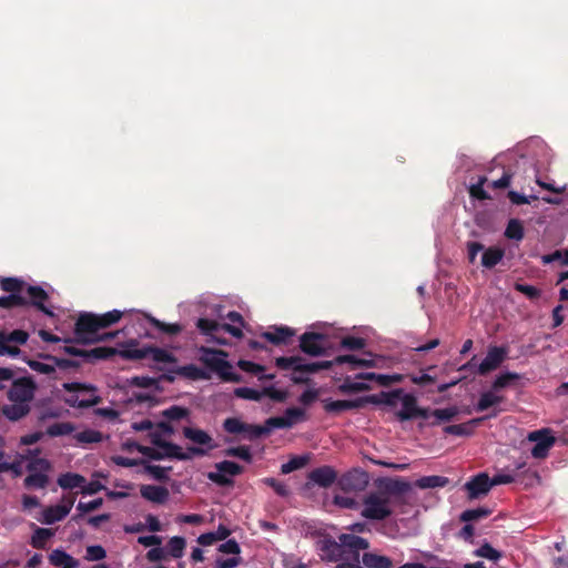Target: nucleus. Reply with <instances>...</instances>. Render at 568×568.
I'll use <instances>...</instances> for the list:
<instances>
[{
	"instance_id": "nucleus-1",
	"label": "nucleus",
	"mask_w": 568,
	"mask_h": 568,
	"mask_svg": "<svg viewBox=\"0 0 568 568\" xmlns=\"http://www.w3.org/2000/svg\"><path fill=\"white\" fill-rule=\"evenodd\" d=\"M376 490L363 498L361 516L369 520H385L393 515L392 505L402 501L412 486L400 478L382 477L375 480Z\"/></svg>"
},
{
	"instance_id": "nucleus-2",
	"label": "nucleus",
	"mask_w": 568,
	"mask_h": 568,
	"mask_svg": "<svg viewBox=\"0 0 568 568\" xmlns=\"http://www.w3.org/2000/svg\"><path fill=\"white\" fill-rule=\"evenodd\" d=\"M0 288L9 295L22 296L27 300V305L34 306L48 316H53V312L44 305L49 295L41 286L30 285L19 277H1Z\"/></svg>"
},
{
	"instance_id": "nucleus-3",
	"label": "nucleus",
	"mask_w": 568,
	"mask_h": 568,
	"mask_svg": "<svg viewBox=\"0 0 568 568\" xmlns=\"http://www.w3.org/2000/svg\"><path fill=\"white\" fill-rule=\"evenodd\" d=\"M199 353L200 362L216 373L224 382L240 383L242 381V376L234 373L231 363L225 359L227 354L224 351L201 346Z\"/></svg>"
},
{
	"instance_id": "nucleus-4",
	"label": "nucleus",
	"mask_w": 568,
	"mask_h": 568,
	"mask_svg": "<svg viewBox=\"0 0 568 568\" xmlns=\"http://www.w3.org/2000/svg\"><path fill=\"white\" fill-rule=\"evenodd\" d=\"M63 389L69 393L63 397V402L74 408H89L102 402V398L97 394L98 388L94 385L72 382L64 383Z\"/></svg>"
},
{
	"instance_id": "nucleus-5",
	"label": "nucleus",
	"mask_w": 568,
	"mask_h": 568,
	"mask_svg": "<svg viewBox=\"0 0 568 568\" xmlns=\"http://www.w3.org/2000/svg\"><path fill=\"white\" fill-rule=\"evenodd\" d=\"M122 316L123 312L118 310H113L101 315L82 313L75 322L74 334L75 336H80L82 333L95 334L100 329L108 328L118 323Z\"/></svg>"
},
{
	"instance_id": "nucleus-6",
	"label": "nucleus",
	"mask_w": 568,
	"mask_h": 568,
	"mask_svg": "<svg viewBox=\"0 0 568 568\" xmlns=\"http://www.w3.org/2000/svg\"><path fill=\"white\" fill-rule=\"evenodd\" d=\"M183 436L195 444L196 446H189L187 452L190 457L193 456L203 457L209 453L219 447L213 437L205 430L195 427H183Z\"/></svg>"
},
{
	"instance_id": "nucleus-7",
	"label": "nucleus",
	"mask_w": 568,
	"mask_h": 568,
	"mask_svg": "<svg viewBox=\"0 0 568 568\" xmlns=\"http://www.w3.org/2000/svg\"><path fill=\"white\" fill-rule=\"evenodd\" d=\"M29 475L23 480L27 489H43L49 484L48 473L52 465L47 458H33L27 464Z\"/></svg>"
},
{
	"instance_id": "nucleus-8",
	"label": "nucleus",
	"mask_w": 568,
	"mask_h": 568,
	"mask_svg": "<svg viewBox=\"0 0 568 568\" xmlns=\"http://www.w3.org/2000/svg\"><path fill=\"white\" fill-rule=\"evenodd\" d=\"M215 468L217 469V471L209 473L207 478L219 486H230L233 484V480L226 475L237 476L243 473V467L237 463L231 460H223L216 463Z\"/></svg>"
},
{
	"instance_id": "nucleus-9",
	"label": "nucleus",
	"mask_w": 568,
	"mask_h": 568,
	"mask_svg": "<svg viewBox=\"0 0 568 568\" xmlns=\"http://www.w3.org/2000/svg\"><path fill=\"white\" fill-rule=\"evenodd\" d=\"M36 384L30 377H21L13 381L8 390V399L10 402L30 404L34 397Z\"/></svg>"
},
{
	"instance_id": "nucleus-10",
	"label": "nucleus",
	"mask_w": 568,
	"mask_h": 568,
	"mask_svg": "<svg viewBox=\"0 0 568 568\" xmlns=\"http://www.w3.org/2000/svg\"><path fill=\"white\" fill-rule=\"evenodd\" d=\"M529 442L536 443L531 448V456L537 459H542L548 456L549 449L555 444V437L547 428L535 430L527 436Z\"/></svg>"
},
{
	"instance_id": "nucleus-11",
	"label": "nucleus",
	"mask_w": 568,
	"mask_h": 568,
	"mask_svg": "<svg viewBox=\"0 0 568 568\" xmlns=\"http://www.w3.org/2000/svg\"><path fill=\"white\" fill-rule=\"evenodd\" d=\"M196 327L203 335L210 336L212 338H215V334L221 329L237 338L243 336L241 327L226 323L220 324L215 320L199 318L196 322Z\"/></svg>"
},
{
	"instance_id": "nucleus-12",
	"label": "nucleus",
	"mask_w": 568,
	"mask_h": 568,
	"mask_svg": "<svg viewBox=\"0 0 568 568\" xmlns=\"http://www.w3.org/2000/svg\"><path fill=\"white\" fill-rule=\"evenodd\" d=\"M339 487L345 491H361L368 485V474L354 468L344 474L338 480Z\"/></svg>"
},
{
	"instance_id": "nucleus-13",
	"label": "nucleus",
	"mask_w": 568,
	"mask_h": 568,
	"mask_svg": "<svg viewBox=\"0 0 568 568\" xmlns=\"http://www.w3.org/2000/svg\"><path fill=\"white\" fill-rule=\"evenodd\" d=\"M325 336L321 333L306 332L300 337V348L303 353L311 356H321L325 354Z\"/></svg>"
},
{
	"instance_id": "nucleus-14",
	"label": "nucleus",
	"mask_w": 568,
	"mask_h": 568,
	"mask_svg": "<svg viewBox=\"0 0 568 568\" xmlns=\"http://www.w3.org/2000/svg\"><path fill=\"white\" fill-rule=\"evenodd\" d=\"M275 365L280 369L286 371L292 369L295 373L301 374H313L320 372L318 363H302V357L300 356H281L275 359Z\"/></svg>"
},
{
	"instance_id": "nucleus-15",
	"label": "nucleus",
	"mask_w": 568,
	"mask_h": 568,
	"mask_svg": "<svg viewBox=\"0 0 568 568\" xmlns=\"http://www.w3.org/2000/svg\"><path fill=\"white\" fill-rule=\"evenodd\" d=\"M464 489L470 500L477 499L487 495L491 489L490 478L486 473H479L464 485Z\"/></svg>"
},
{
	"instance_id": "nucleus-16",
	"label": "nucleus",
	"mask_w": 568,
	"mask_h": 568,
	"mask_svg": "<svg viewBox=\"0 0 568 568\" xmlns=\"http://www.w3.org/2000/svg\"><path fill=\"white\" fill-rule=\"evenodd\" d=\"M506 357V352L501 347H491L489 348L486 357L481 361V363L477 367V373L479 375H486L500 366Z\"/></svg>"
},
{
	"instance_id": "nucleus-17",
	"label": "nucleus",
	"mask_w": 568,
	"mask_h": 568,
	"mask_svg": "<svg viewBox=\"0 0 568 568\" xmlns=\"http://www.w3.org/2000/svg\"><path fill=\"white\" fill-rule=\"evenodd\" d=\"M296 332L288 326H273L270 331L263 332L262 337L275 346L288 345Z\"/></svg>"
},
{
	"instance_id": "nucleus-18",
	"label": "nucleus",
	"mask_w": 568,
	"mask_h": 568,
	"mask_svg": "<svg viewBox=\"0 0 568 568\" xmlns=\"http://www.w3.org/2000/svg\"><path fill=\"white\" fill-rule=\"evenodd\" d=\"M308 479L320 487L328 488L336 481L337 473L333 467L325 465L310 471Z\"/></svg>"
},
{
	"instance_id": "nucleus-19",
	"label": "nucleus",
	"mask_w": 568,
	"mask_h": 568,
	"mask_svg": "<svg viewBox=\"0 0 568 568\" xmlns=\"http://www.w3.org/2000/svg\"><path fill=\"white\" fill-rule=\"evenodd\" d=\"M323 558L329 561H339L346 559V550L343 542L334 539H324L320 547Z\"/></svg>"
},
{
	"instance_id": "nucleus-20",
	"label": "nucleus",
	"mask_w": 568,
	"mask_h": 568,
	"mask_svg": "<svg viewBox=\"0 0 568 568\" xmlns=\"http://www.w3.org/2000/svg\"><path fill=\"white\" fill-rule=\"evenodd\" d=\"M141 496L155 504H164L170 496L169 489L164 486L142 485L140 487Z\"/></svg>"
},
{
	"instance_id": "nucleus-21",
	"label": "nucleus",
	"mask_w": 568,
	"mask_h": 568,
	"mask_svg": "<svg viewBox=\"0 0 568 568\" xmlns=\"http://www.w3.org/2000/svg\"><path fill=\"white\" fill-rule=\"evenodd\" d=\"M399 400L402 402V409L396 413L398 420L405 422L414 419L417 408V398L413 394H405L403 392Z\"/></svg>"
},
{
	"instance_id": "nucleus-22",
	"label": "nucleus",
	"mask_w": 568,
	"mask_h": 568,
	"mask_svg": "<svg viewBox=\"0 0 568 568\" xmlns=\"http://www.w3.org/2000/svg\"><path fill=\"white\" fill-rule=\"evenodd\" d=\"M338 540L343 542L344 549L347 551H352L353 555L358 552L359 550H365L369 548V542L367 539L359 537L353 534H342L338 537Z\"/></svg>"
},
{
	"instance_id": "nucleus-23",
	"label": "nucleus",
	"mask_w": 568,
	"mask_h": 568,
	"mask_svg": "<svg viewBox=\"0 0 568 568\" xmlns=\"http://www.w3.org/2000/svg\"><path fill=\"white\" fill-rule=\"evenodd\" d=\"M31 410V406L28 403L12 402L11 405H4L2 407V414L11 422H18L26 417Z\"/></svg>"
},
{
	"instance_id": "nucleus-24",
	"label": "nucleus",
	"mask_w": 568,
	"mask_h": 568,
	"mask_svg": "<svg viewBox=\"0 0 568 568\" xmlns=\"http://www.w3.org/2000/svg\"><path fill=\"white\" fill-rule=\"evenodd\" d=\"M171 373H174L179 376H182L184 378L191 379V381H199V379H207L209 375L203 371L202 368L197 367L194 364H187L184 366H179L175 368L170 369Z\"/></svg>"
},
{
	"instance_id": "nucleus-25",
	"label": "nucleus",
	"mask_w": 568,
	"mask_h": 568,
	"mask_svg": "<svg viewBox=\"0 0 568 568\" xmlns=\"http://www.w3.org/2000/svg\"><path fill=\"white\" fill-rule=\"evenodd\" d=\"M49 561L51 565L61 568H77L79 566V561L62 549H54L49 556Z\"/></svg>"
},
{
	"instance_id": "nucleus-26",
	"label": "nucleus",
	"mask_w": 568,
	"mask_h": 568,
	"mask_svg": "<svg viewBox=\"0 0 568 568\" xmlns=\"http://www.w3.org/2000/svg\"><path fill=\"white\" fill-rule=\"evenodd\" d=\"M496 392L497 390H494L493 388L484 392L475 406V410L485 412L499 405L504 400V396L498 395Z\"/></svg>"
},
{
	"instance_id": "nucleus-27",
	"label": "nucleus",
	"mask_w": 568,
	"mask_h": 568,
	"mask_svg": "<svg viewBox=\"0 0 568 568\" xmlns=\"http://www.w3.org/2000/svg\"><path fill=\"white\" fill-rule=\"evenodd\" d=\"M483 419H484V417H479V418H474L467 423L448 425V426H445L443 430L447 435L469 436L473 434L474 427L477 426L479 423H481Z\"/></svg>"
},
{
	"instance_id": "nucleus-28",
	"label": "nucleus",
	"mask_w": 568,
	"mask_h": 568,
	"mask_svg": "<svg viewBox=\"0 0 568 568\" xmlns=\"http://www.w3.org/2000/svg\"><path fill=\"white\" fill-rule=\"evenodd\" d=\"M505 256V250L498 246L486 248L481 256V265L486 268L495 267Z\"/></svg>"
},
{
	"instance_id": "nucleus-29",
	"label": "nucleus",
	"mask_w": 568,
	"mask_h": 568,
	"mask_svg": "<svg viewBox=\"0 0 568 568\" xmlns=\"http://www.w3.org/2000/svg\"><path fill=\"white\" fill-rule=\"evenodd\" d=\"M362 561L367 568H392L393 561L389 557L374 552H365Z\"/></svg>"
},
{
	"instance_id": "nucleus-30",
	"label": "nucleus",
	"mask_w": 568,
	"mask_h": 568,
	"mask_svg": "<svg viewBox=\"0 0 568 568\" xmlns=\"http://www.w3.org/2000/svg\"><path fill=\"white\" fill-rule=\"evenodd\" d=\"M70 513V507L49 506L43 510V524L52 525L62 520Z\"/></svg>"
},
{
	"instance_id": "nucleus-31",
	"label": "nucleus",
	"mask_w": 568,
	"mask_h": 568,
	"mask_svg": "<svg viewBox=\"0 0 568 568\" xmlns=\"http://www.w3.org/2000/svg\"><path fill=\"white\" fill-rule=\"evenodd\" d=\"M449 484V478L439 475L424 476L415 481V486L420 489L445 487Z\"/></svg>"
},
{
	"instance_id": "nucleus-32",
	"label": "nucleus",
	"mask_w": 568,
	"mask_h": 568,
	"mask_svg": "<svg viewBox=\"0 0 568 568\" xmlns=\"http://www.w3.org/2000/svg\"><path fill=\"white\" fill-rule=\"evenodd\" d=\"M145 317L153 327H155L163 334H166L170 336H175L183 331V326L179 323L168 324V323L161 322L160 320H158L151 315H145Z\"/></svg>"
},
{
	"instance_id": "nucleus-33",
	"label": "nucleus",
	"mask_w": 568,
	"mask_h": 568,
	"mask_svg": "<svg viewBox=\"0 0 568 568\" xmlns=\"http://www.w3.org/2000/svg\"><path fill=\"white\" fill-rule=\"evenodd\" d=\"M327 413H341L344 410L358 409L361 408V400L351 399V400H332L325 404L324 406Z\"/></svg>"
},
{
	"instance_id": "nucleus-34",
	"label": "nucleus",
	"mask_w": 568,
	"mask_h": 568,
	"mask_svg": "<svg viewBox=\"0 0 568 568\" xmlns=\"http://www.w3.org/2000/svg\"><path fill=\"white\" fill-rule=\"evenodd\" d=\"M162 453L164 458L178 459V460H189L191 459L189 452H183L182 448L171 442L163 443Z\"/></svg>"
},
{
	"instance_id": "nucleus-35",
	"label": "nucleus",
	"mask_w": 568,
	"mask_h": 568,
	"mask_svg": "<svg viewBox=\"0 0 568 568\" xmlns=\"http://www.w3.org/2000/svg\"><path fill=\"white\" fill-rule=\"evenodd\" d=\"M83 483H85V478L74 473H65L58 478V485L62 489H74L81 487Z\"/></svg>"
},
{
	"instance_id": "nucleus-36",
	"label": "nucleus",
	"mask_w": 568,
	"mask_h": 568,
	"mask_svg": "<svg viewBox=\"0 0 568 568\" xmlns=\"http://www.w3.org/2000/svg\"><path fill=\"white\" fill-rule=\"evenodd\" d=\"M334 362H336L337 365L341 364H349L352 368L357 367H373L374 361L373 359H366V358H359L355 355H338L334 358Z\"/></svg>"
},
{
	"instance_id": "nucleus-37",
	"label": "nucleus",
	"mask_w": 568,
	"mask_h": 568,
	"mask_svg": "<svg viewBox=\"0 0 568 568\" xmlns=\"http://www.w3.org/2000/svg\"><path fill=\"white\" fill-rule=\"evenodd\" d=\"M119 332H109V333H104V334H88V333H82L80 334V336H75V341L80 344H94V343H99V342H103V341H110V339H113L118 336Z\"/></svg>"
},
{
	"instance_id": "nucleus-38",
	"label": "nucleus",
	"mask_w": 568,
	"mask_h": 568,
	"mask_svg": "<svg viewBox=\"0 0 568 568\" xmlns=\"http://www.w3.org/2000/svg\"><path fill=\"white\" fill-rule=\"evenodd\" d=\"M53 536V531L48 528L37 527L31 537V546L36 549H44L48 540Z\"/></svg>"
},
{
	"instance_id": "nucleus-39",
	"label": "nucleus",
	"mask_w": 568,
	"mask_h": 568,
	"mask_svg": "<svg viewBox=\"0 0 568 568\" xmlns=\"http://www.w3.org/2000/svg\"><path fill=\"white\" fill-rule=\"evenodd\" d=\"M151 357L156 363H176L178 358L169 351L156 347L148 346V357Z\"/></svg>"
},
{
	"instance_id": "nucleus-40",
	"label": "nucleus",
	"mask_w": 568,
	"mask_h": 568,
	"mask_svg": "<svg viewBox=\"0 0 568 568\" xmlns=\"http://www.w3.org/2000/svg\"><path fill=\"white\" fill-rule=\"evenodd\" d=\"M504 234L509 240L521 241L525 236L521 221L518 219L509 220Z\"/></svg>"
},
{
	"instance_id": "nucleus-41",
	"label": "nucleus",
	"mask_w": 568,
	"mask_h": 568,
	"mask_svg": "<svg viewBox=\"0 0 568 568\" xmlns=\"http://www.w3.org/2000/svg\"><path fill=\"white\" fill-rule=\"evenodd\" d=\"M490 514H491V509H489L487 507H478L475 509L464 510L460 514L459 519H460V521H464V523H470V521H476L479 519L487 518Z\"/></svg>"
},
{
	"instance_id": "nucleus-42",
	"label": "nucleus",
	"mask_w": 568,
	"mask_h": 568,
	"mask_svg": "<svg viewBox=\"0 0 568 568\" xmlns=\"http://www.w3.org/2000/svg\"><path fill=\"white\" fill-rule=\"evenodd\" d=\"M118 354V349L108 346H100L92 349H87L85 359H108Z\"/></svg>"
},
{
	"instance_id": "nucleus-43",
	"label": "nucleus",
	"mask_w": 568,
	"mask_h": 568,
	"mask_svg": "<svg viewBox=\"0 0 568 568\" xmlns=\"http://www.w3.org/2000/svg\"><path fill=\"white\" fill-rule=\"evenodd\" d=\"M436 366H428L426 369L420 371L419 374H410L409 379L413 384L419 386H428L436 382V376L429 374V372L434 371Z\"/></svg>"
},
{
	"instance_id": "nucleus-44",
	"label": "nucleus",
	"mask_w": 568,
	"mask_h": 568,
	"mask_svg": "<svg viewBox=\"0 0 568 568\" xmlns=\"http://www.w3.org/2000/svg\"><path fill=\"white\" fill-rule=\"evenodd\" d=\"M75 426L70 422L54 423L47 428L50 437L65 436L73 433Z\"/></svg>"
},
{
	"instance_id": "nucleus-45",
	"label": "nucleus",
	"mask_w": 568,
	"mask_h": 568,
	"mask_svg": "<svg viewBox=\"0 0 568 568\" xmlns=\"http://www.w3.org/2000/svg\"><path fill=\"white\" fill-rule=\"evenodd\" d=\"M29 338V334L23 329H14L10 333L0 329V341L7 343H14L18 345H23L27 343Z\"/></svg>"
},
{
	"instance_id": "nucleus-46",
	"label": "nucleus",
	"mask_w": 568,
	"mask_h": 568,
	"mask_svg": "<svg viewBox=\"0 0 568 568\" xmlns=\"http://www.w3.org/2000/svg\"><path fill=\"white\" fill-rule=\"evenodd\" d=\"M162 416L169 422L180 420L190 416V409L186 407L173 405L162 412Z\"/></svg>"
},
{
	"instance_id": "nucleus-47",
	"label": "nucleus",
	"mask_w": 568,
	"mask_h": 568,
	"mask_svg": "<svg viewBox=\"0 0 568 568\" xmlns=\"http://www.w3.org/2000/svg\"><path fill=\"white\" fill-rule=\"evenodd\" d=\"M458 413L459 410L456 406L434 409L432 412V416H434L437 419V422H434L433 425H437L440 422H450L458 415Z\"/></svg>"
},
{
	"instance_id": "nucleus-48",
	"label": "nucleus",
	"mask_w": 568,
	"mask_h": 568,
	"mask_svg": "<svg viewBox=\"0 0 568 568\" xmlns=\"http://www.w3.org/2000/svg\"><path fill=\"white\" fill-rule=\"evenodd\" d=\"M186 541L183 537L174 536L168 542V550L171 557L181 558L185 548Z\"/></svg>"
},
{
	"instance_id": "nucleus-49",
	"label": "nucleus",
	"mask_w": 568,
	"mask_h": 568,
	"mask_svg": "<svg viewBox=\"0 0 568 568\" xmlns=\"http://www.w3.org/2000/svg\"><path fill=\"white\" fill-rule=\"evenodd\" d=\"M475 556L489 559L491 561H498L503 554L496 550L490 544L484 542L478 549L475 550Z\"/></svg>"
},
{
	"instance_id": "nucleus-50",
	"label": "nucleus",
	"mask_w": 568,
	"mask_h": 568,
	"mask_svg": "<svg viewBox=\"0 0 568 568\" xmlns=\"http://www.w3.org/2000/svg\"><path fill=\"white\" fill-rule=\"evenodd\" d=\"M369 389V386L364 382H354L349 377H346L339 385L342 393H359Z\"/></svg>"
},
{
	"instance_id": "nucleus-51",
	"label": "nucleus",
	"mask_w": 568,
	"mask_h": 568,
	"mask_svg": "<svg viewBox=\"0 0 568 568\" xmlns=\"http://www.w3.org/2000/svg\"><path fill=\"white\" fill-rule=\"evenodd\" d=\"M27 300L18 295L0 296V307L11 310L14 307H27Z\"/></svg>"
},
{
	"instance_id": "nucleus-52",
	"label": "nucleus",
	"mask_w": 568,
	"mask_h": 568,
	"mask_svg": "<svg viewBox=\"0 0 568 568\" xmlns=\"http://www.w3.org/2000/svg\"><path fill=\"white\" fill-rule=\"evenodd\" d=\"M234 395L237 398L260 402L263 397V390H257L250 387H239L234 389Z\"/></svg>"
},
{
	"instance_id": "nucleus-53",
	"label": "nucleus",
	"mask_w": 568,
	"mask_h": 568,
	"mask_svg": "<svg viewBox=\"0 0 568 568\" xmlns=\"http://www.w3.org/2000/svg\"><path fill=\"white\" fill-rule=\"evenodd\" d=\"M229 457H237L246 463H251L253 457L248 446L230 447L224 450Z\"/></svg>"
},
{
	"instance_id": "nucleus-54",
	"label": "nucleus",
	"mask_w": 568,
	"mask_h": 568,
	"mask_svg": "<svg viewBox=\"0 0 568 568\" xmlns=\"http://www.w3.org/2000/svg\"><path fill=\"white\" fill-rule=\"evenodd\" d=\"M143 465H144L145 471L149 475H151L154 479H156L159 481H165L169 479L168 471H170L172 469L171 467L164 468L159 465L148 464L146 462Z\"/></svg>"
},
{
	"instance_id": "nucleus-55",
	"label": "nucleus",
	"mask_w": 568,
	"mask_h": 568,
	"mask_svg": "<svg viewBox=\"0 0 568 568\" xmlns=\"http://www.w3.org/2000/svg\"><path fill=\"white\" fill-rule=\"evenodd\" d=\"M74 437L81 444H93L102 440V434L94 429H85L75 434Z\"/></svg>"
},
{
	"instance_id": "nucleus-56",
	"label": "nucleus",
	"mask_w": 568,
	"mask_h": 568,
	"mask_svg": "<svg viewBox=\"0 0 568 568\" xmlns=\"http://www.w3.org/2000/svg\"><path fill=\"white\" fill-rule=\"evenodd\" d=\"M41 357L53 362L55 367H59L61 369H69V368L78 369L81 366L80 362L74 361V359L61 358V357H57L53 355H41Z\"/></svg>"
},
{
	"instance_id": "nucleus-57",
	"label": "nucleus",
	"mask_w": 568,
	"mask_h": 568,
	"mask_svg": "<svg viewBox=\"0 0 568 568\" xmlns=\"http://www.w3.org/2000/svg\"><path fill=\"white\" fill-rule=\"evenodd\" d=\"M246 427H248V428H245L242 432V435L244 436V438H246L248 440H254V439H257V438L268 434V428L264 427V425L261 426V425L246 424Z\"/></svg>"
},
{
	"instance_id": "nucleus-58",
	"label": "nucleus",
	"mask_w": 568,
	"mask_h": 568,
	"mask_svg": "<svg viewBox=\"0 0 568 568\" xmlns=\"http://www.w3.org/2000/svg\"><path fill=\"white\" fill-rule=\"evenodd\" d=\"M118 355H120L124 359H143L148 357V346L142 348H124L121 351H118Z\"/></svg>"
},
{
	"instance_id": "nucleus-59",
	"label": "nucleus",
	"mask_w": 568,
	"mask_h": 568,
	"mask_svg": "<svg viewBox=\"0 0 568 568\" xmlns=\"http://www.w3.org/2000/svg\"><path fill=\"white\" fill-rule=\"evenodd\" d=\"M245 428L246 423L236 417H229L223 422V429L229 434H242Z\"/></svg>"
},
{
	"instance_id": "nucleus-60",
	"label": "nucleus",
	"mask_w": 568,
	"mask_h": 568,
	"mask_svg": "<svg viewBox=\"0 0 568 568\" xmlns=\"http://www.w3.org/2000/svg\"><path fill=\"white\" fill-rule=\"evenodd\" d=\"M102 498H97L89 503L79 501V504L77 505V510L80 511V514L78 516H74L73 519L78 520L84 514L99 509L102 506Z\"/></svg>"
},
{
	"instance_id": "nucleus-61",
	"label": "nucleus",
	"mask_w": 568,
	"mask_h": 568,
	"mask_svg": "<svg viewBox=\"0 0 568 568\" xmlns=\"http://www.w3.org/2000/svg\"><path fill=\"white\" fill-rule=\"evenodd\" d=\"M306 463L307 458L305 456H295L281 466V473L290 474L294 470L303 468L306 465Z\"/></svg>"
},
{
	"instance_id": "nucleus-62",
	"label": "nucleus",
	"mask_w": 568,
	"mask_h": 568,
	"mask_svg": "<svg viewBox=\"0 0 568 568\" xmlns=\"http://www.w3.org/2000/svg\"><path fill=\"white\" fill-rule=\"evenodd\" d=\"M365 346H366V341L363 337L346 336V337H343L341 341V347L349 349V351L362 349Z\"/></svg>"
},
{
	"instance_id": "nucleus-63",
	"label": "nucleus",
	"mask_w": 568,
	"mask_h": 568,
	"mask_svg": "<svg viewBox=\"0 0 568 568\" xmlns=\"http://www.w3.org/2000/svg\"><path fill=\"white\" fill-rule=\"evenodd\" d=\"M514 288L527 296L530 301L538 300L541 295V291L532 285L515 283Z\"/></svg>"
},
{
	"instance_id": "nucleus-64",
	"label": "nucleus",
	"mask_w": 568,
	"mask_h": 568,
	"mask_svg": "<svg viewBox=\"0 0 568 568\" xmlns=\"http://www.w3.org/2000/svg\"><path fill=\"white\" fill-rule=\"evenodd\" d=\"M519 378V375L516 374V373H505V374H500L499 376L496 377V379L494 381L493 385H491V388L494 390H499L504 387H507L513 381H516Z\"/></svg>"
}]
</instances>
